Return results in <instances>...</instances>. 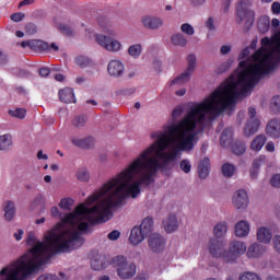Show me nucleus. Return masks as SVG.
Segmentation results:
<instances>
[{
	"instance_id": "obj_32",
	"label": "nucleus",
	"mask_w": 280,
	"mask_h": 280,
	"mask_svg": "<svg viewBox=\"0 0 280 280\" xmlns=\"http://www.w3.org/2000/svg\"><path fill=\"white\" fill-rule=\"evenodd\" d=\"M12 145V136L11 135H2L0 136V151L10 150Z\"/></svg>"
},
{
	"instance_id": "obj_22",
	"label": "nucleus",
	"mask_w": 280,
	"mask_h": 280,
	"mask_svg": "<svg viewBox=\"0 0 280 280\" xmlns=\"http://www.w3.org/2000/svg\"><path fill=\"white\" fill-rule=\"evenodd\" d=\"M266 141H268V138L266 137V135L264 133L257 135L252 140L249 144V149L252 150V152H261V150L264 149V145H266Z\"/></svg>"
},
{
	"instance_id": "obj_33",
	"label": "nucleus",
	"mask_w": 280,
	"mask_h": 280,
	"mask_svg": "<svg viewBox=\"0 0 280 280\" xmlns=\"http://www.w3.org/2000/svg\"><path fill=\"white\" fill-rule=\"evenodd\" d=\"M75 176L81 183H89L91 179V173L85 167L79 168Z\"/></svg>"
},
{
	"instance_id": "obj_64",
	"label": "nucleus",
	"mask_w": 280,
	"mask_h": 280,
	"mask_svg": "<svg viewBox=\"0 0 280 280\" xmlns=\"http://www.w3.org/2000/svg\"><path fill=\"white\" fill-rule=\"evenodd\" d=\"M27 34H36V25L35 24H27L26 25Z\"/></svg>"
},
{
	"instance_id": "obj_38",
	"label": "nucleus",
	"mask_w": 280,
	"mask_h": 280,
	"mask_svg": "<svg viewBox=\"0 0 280 280\" xmlns=\"http://www.w3.org/2000/svg\"><path fill=\"white\" fill-rule=\"evenodd\" d=\"M9 115L11 117H15L16 119H25V116L27 115V110H25V108L10 109Z\"/></svg>"
},
{
	"instance_id": "obj_23",
	"label": "nucleus",
	"mask_w": 280,
	"mask_h": 280,
	"mask_svg": "<svg viewBox=\"0 0 280 280\" xmlns=\"http://www.w3.org/2000/svg\"><path fill=\"white\" fill-rule=\"evenodd\" d=\"M21 47L23 49L30 47L33 51H38L39 49H48L47 42L40 39H31L27 42H22Z\"/></svg>"
},
{
	"instance_id": "obj_19",
	"label": "nucleus",
	"mask_w": 280,
	"mask_h": 280,
	"mask_svg": "<svg viewBox=\"0 0 280 280\" xmlns=\"http://www.w3.org/2000/svg\"><path fill=\"white\" fill-rule=\"evenodd\" d=\"M213 235L212 240H224L229 235V222L219 221L213 228Z\"/></svg>"
},
{
	"instance_id": "obj_6",
	"label": "nucleus",
	"mask_w": 280,
	"mask_h": 280,
	"mask_svg": "<svg viewBox=\"0 0 280 280\" xmlns=\"http://www.w3.org/2000/svg\"><path fill=\"white\" fill-rule=\"evenodd\" d=\"M95 40L103 49L109 51V54H119L124 49L121 42L103 34L95 35Z\"/></svg>"
},
{
	"instance_id": "obj_39",
	"label": "nucleus",
	"mask_w": 280,
	"mask_h": 280,
	"mask_svg": "<svg viewBox=\"0 0 280 280\" xmlns=\"http://www.w3.org/2000/svg\"><path fill=\"white\" fill-rule=\"evenodd\" d=\"M180 32L183 34H186L187 36H194L196 34V31L194 30V26L189 23H184L180 25Z\"/></svg>"
},
{
	"instance_id": "obj_3",
	"label": "nucleus",
	"mask_w": 280,
	"mask_h": 280,
	"mask_svg": "<svg viewBox=\"0 0 280 280\" xmlns=\"http://www.w3.org/2000/svg\"><path fill=\"white\" fill-rule=\"evenodd\" d=\"M261 47L252 58L250 65L242 74V80L249 78L243 93L255 89L264 75L275 71L280 63V30L272 34L271 37H264L260 40Z\"/></svg>"
},
{
	"instance_id": "obj_40",
	"label": "nucleus",
	"mask_w": 280,
	"mask_h": 280,
	"mask_svg": "<svg viewBox=\"0 0 280 280\" xmlns=\"http://www.w3.org/2000/svg\"><path fill=\"white\" fill-rule=\"evenodd\" d=\"M187 62H188V66L186 70L194 73V71H196V55H188Z\"/></svg>"
},
{
	"instance_id": "obj_13",
	"label": "nucleus",
	"mask_w": 280,
	"mask_h": 280,
	"mask_svg": "<svg viewBox=\"0 0 280 280\" xmlns=\"http://www.w3.org/2000/svg\"><path fill=\"white\" fill-rule=\"evenodd\" d=\"M141 23L145 30H161L163 25H165V21H163V18L156 16V15H143L141 18Z\"/></svg>"
},
{
	"instance_id": "obj_24",
	"label": "nucleus",
	"mask_w": 280,
	"mask_h": 280,
	"mask_svg": "<svg viewBox=\"0 0 280 280\" xmlns=\"http://www.w3.org/2000/svg\"><path fill=\"white\" fill-rule=\"evenodd\" d=\"M59 97L63 104L75 103V93H73V89L71 88H65L63 90H60Z\"/></svg>"
},
{
	"instance_id": "obj_50",
	"label": "nucleus",
	"mask_w": 280,
	"mask_h": 280,
	"mask_svg": "<svg viewBox=\"0 0 280 280\" xmlns=\"http://www.w3.org/2000/svg\"><path fill=\"white\" fill-rule=\"evenodd\" d=\"M25 19V13H14L11 15V21H13L14 23H21V21H23Z\"/></svg>"
},
{
	"instance_id": "obj_21",
	"label": "nucleus",
	"mask_w": 280,
	"mask_h": 280,
	"mask_svg": "<svg viewBox=\"0 0 280 280\" xmlns=\"http://www.w3.org/2000/svg\"><path fill=\"white\" fill-rule=\"evenodd\" d=\"M163 229L166 233H174L175 231H178V218L176 214H170L163 220Z\"/></svg>"
},
{
	"instance_id": "obj_52",
	"label": "nucleus",
	"mask_w": 280,
	"mask_h": 280,
	"mask_svg": "<svg viewBox=\"0 0 280 280\" xmlns=\"http://www.w3.org/2000/svg\"><path fill=\"white\" fill-rule=\"evenodd\" d=\"M206 27L210 31V32H215V22L213 21V18H209L206 21Z\"/></svg>"
},
{
	"instance_id": "obj_16",
	"label": "nucleus",
	"mask_w": 280,
	"mask_h": 280,
	"mask_svg": "<svg viewBox=\"0 0 280 280\" xmlns=\"http://www.w3.org/2000/svg\"><path fill=\"white\" fill-rule=\"evenodd\" d=\"M265 132L270 139H280V118L271 119L267 124Z\"/></svg>"
},
{
	"instance_id": "obj_26",
	"label": "nucleus",
	"mask_w": 280,
	"mask_h": 280,
	"mask_svg": "<svg viewBox=\"0 0 280 280\" xmlns=\"http://www.w3.org/2000/svg\"><path fill=\"white\" fill-rule=\"evenodd\" d=\"M71 143H73V145H77L78 148H91L93 147V143H95V139L93 137H88L83 139L72 137Z\"/></svg>"
},
{
	"instance_id": "obj_42",
	"label": "nucleus",
	"mask_w": 280,
	"mask_h": 280,
	"mask_svg": "<svg viewBox=\"0 0 280 280\" xmlns=\"http://www.w3.org/2000/svg\"><path fill=\"white\" fill-rule=\"evenodd\" d=\"M271 110L273 113H280V95H276L271 98Z\"/></svg>"
},
{
	"instance_id": "obj_58",
	"label": "nucleus",
	"mask_w": 280,
	"mask_h": 280,
	"mask_svg": "<svg viewBox=\"0 0 280 280\" xmlns=\"http://www.w3.org/2000/svg\"><path fill=\"white\" fill-rule=\"evenodd\" d=\"M249 174H250V178H253V180L257 179V176H259V167H256V166L253 164V167H252V170L249 171Z\"/></svg>"
},
{
	"instance_id": "obj_9",
	"label": "nucleus",
	"mask_w": 280,
	"mask_h": 280,
	"mask_svg": "<svg viewBox=\"0 0 280 280\" xmlns=\"http://www.w3.org/2000/svg\"><path fill=\"white\" fill-rule=\"evenodd\" d=\"M246 253V243L242 241H233L226 252L225 264H233L238 257Z\"/></svg>"
},
{
	"instance_id": "obj_54",
	"label": "nucleus",
	"mask_w": 280,
	"mask_h": 280,
	"mask_svg": "<svg viewBox=\"0 0 280 280\" xmlns=\"http://www.w3.org/2000/svg\"><path fill=\"white\" fill-rule=\"evenodd\" d=\"M91 268H93L94 270H102L104 268V264H102V261L100 260H92Z\"/></svg>"
},
{
	"instance_id": "obj_57",
	"label": "nucleus",
	"mask_w": 280,
	"mask_h": 280,
	"mask_svg": "<svg viewBox=\"0 0 280 280\" xmlns=\"http://www.w3.org/2000/svg\"><path fill=\"white\" fill-rule=\"evenodd\" d=\"M207 3V0H190L191 8H201V5H205Z\"/></svg>"
},
{
	"instance_id": "obj_4",
	"label": "nucleus",
	"mask_w": 280,
	"mask_h": 280,
	"mask_svg": "<svg viewBox=\"0 0 280 280\" xmlns=\"http://www.w3.org/2000/svg\"><path fill=\"white\" fill-rule=\"evenodd\" d=\"M112 266L121 280H130L137 276V264L124 255L114 257Z\"/></svg>"
},
{
	"instance_id": "obj_17",
	"label": "nucleus",
	"mask_w": 280,
	"mask_h": 280,
	"mask_svg": "<svg viewBox=\"0 0 280 280\" xmlns=\"http://www.w3.org/2000/svg\"><path fill=\"white\" fill-rule=\"evenodd\" d=\"M234 234L236 237H248L250 235V222L247 220H240L234 225Z\"/></svg>"
},
{
	"instance_id": "obj_2",
	"label": "nucleus",
	"mask_w": 280,
	"mask_h": 280,
	"mask_svg": "<svg viewBox=\"0 0 280 280\" xmlns=\"http://www.w3.org/2000/svg\"><path fill=\"white\" fill-rule=\"evenodd\" d=\"M89 224H101V188L48 231L44 242L38 241L35 233H28V250L0 270L1 280H25L38 272L54 253H69L80 248L84 244L81 235L89 229Z\"/></svg>"
},
{
	"instance_id": "obj_31",
	"label": "nucleus",
	"mask_w": 280,
	"mask_h": 280,
	"mask_svg": "<svg viewBox=\"0 0 280 280\" xmlns=\"http://www.w3.org/2000/svg\"><path fill=\"white\" fill-rule=\"evenodd\" d=\"M172 44L175 47H187V38L182 33H176L171 37Z\"/></svg>"
},
{
	"instance_id": "obj_14",
	"label": "nucleus",
	"mask_w": 280,
	"mask_h": 280,
	"mask_svg": "<svg viewBox=\"0 0 280 280\" xmlns=\"http://www.w3.org/2000/svg\"><path fill=\"white\" fill-rule=\"evenodd\" d=\"M126 72V66L121 60L114 59L107 65V73L110 78H122Z\"/></svg>"
},
{
	"instance_id": "obj_59",
	"label": "nucleus",
	"mask_w": 280,
	"mask_h": 280,
	"mask_svg": "<svg viewBox=\"0 0 280 280\" xmlns=\"http://www.w3.org/2000/svg\"><path fill=\"white\" fill-rule=\"evenodd\" d=\"M231 49H233L231 45H223L220 48V52L222 54V56H226V54H231Z\"/></svg>"
},
{
	"instance_id": "obj_29",
	"label": "nucleus",
	"mask_w": 280,
	"mask_h": 280,
	"mask_svg": "<svg viewBox=\"0 0 280 280\" xmlns=\"http://www.w3.org/2000/svg\"><path fill=\"white\" fill-rule=\"evenodd\" d=\"M232 140H233V128L228 127L222 131L220 137V143L222 148H228V145H231Z\"/></svg>"
},
{
	"instance_id": "obj_56",
	"label": "nucleus",
	"mask_w": 280,
	"mask_h": 280,
	"mask_svg": "<svg viewBox=\"0 0 280 280\" xmlns=\"http://www.w3.org/2000/svg\"><path fill=\"white\" fill-rule=\"evenodd\" d=\"M120 235L121 233L119 231L114 230L108 234V240H110L112 242H116V240L120 237Z\"/></svg>"
},
{
	"instance_id": "obj_63",
	"label": "nucleus",
	"mask_w": 280,
	"mask_h": 280,
	"mask_svg": "<svg viewBox=\"0 0 280 280\" xmlns=\"http://www.w3.org/2000/svg\"><path fill=\"white\" fill-rule=\"evenodd\" d=\"M179 115H183V107H176L172 113L173 119H178Z\"/></svg>"
},
{
	"instance_id": "obj_48",
	"label": "nucleus",
	"mask_w": 280,
	"mask_h": 280,
	"mask_svg": "<svg viewBox=\"0 0 280 280\" xmlns=\"http://www.w3.org/2000/svg\"><path fill=\"white\" fill-rule=\"evenodd\" d=\"M264 163H266V155H259L258 158H256L254 160L253 165H254V167H258V170H259V167H261L264 165Z\"/></svg>"
},
{
	"instance_id": "obj_30",
	"label": "nucleus",
	"mask_w": 280,
	"mask_h": 280,
	"mask_svg": "<svg viewBox=\"0 0 280 280\" xmlns=\"http://www.w3.org/2000/svg\"><path fill=\"white\" fill-rule=\"evenodd\" d=\"M139 229L147 235H150L154 231V219L151 217H147L142 220L141 224L138 225Z\"/></svg>"
},
{
	"instance_id": "obj_15",
	"label": "nucleus",
	"mask_w": 280,
	"mask_h": 280,
	"mask_svg": "<svg viewBox=\"0 0 280 280\" xmlns=\"http://www.w3.org/2000/svg\"><path fill=\"white\" fill-rule=\"evenodd\" d=\"M267 250L268 247H266L262 243L254 242L248 246L246 255L249 259H259L260 257H264V254Z\"/></svg>"
},
{
	"instance_id": "obj_27",
	"label": "nucleus",
	"mask_w": 280,
	"mask_h": 280,
	"mask_svg": "<svg viewBox=\"0 0 280 280\" xmlns=\"http://www.w3.org/2000/svg\"><path fill=\"white\" fill-rule=\"evenodd\" d=\"M211 170V163L209 161V158H205L198 166V174L199 178H207L209 176V172Z\"/></svg>"
},
{
	"instance_id": "obj_53",
	"label": "nucleus",
	"mask_w": 280,
	"mask_h": 280,
	"mask_svg": "<svg viewBox=\"0 0 280 280\" xmlns=\"http://www.w3.org/2000/svg\"><path fill=\"white\" fill-rule=\"evenodd\" d=\"M137 89L135 88H127L124 90H120V95H126V96H130V95H135Z\"/></svg>"
},
{
	"instance_id": "obj_18",
	"label": "nucleus",
	"mask_w": 280,
	"mask_h": 280,
	"mask_svg": "<svg viewBox=\"0 0 280 280\" xmlns=\"http://www.w3.org/2000/svg\"><path fill=\"white\" fill-rule=\"evenodd\" d=\"M148 235L141 231V228L139 225H136L131 229L130 235H129V242L132 246H139Z\"/></svg>"
},
{
	"instance_id": "obj_37",
	"label": "nucleus",
	"mask_w": 280,
	"mask_h": 280,
	"mask_svg": "<svg viewBox=\"0 0 280 280\" xmlns=\"http://www.w3.org/2000/svg\"><path fill=\"white\" fill-rule=\"evenodd\" d=\"M222 174L226 178H231L235 174V166L233 164H229V163L223 164Z\"/></svg>"
},
{
	"instance_id": "obj_43",
	"label": "nucleus",
	"mask_w": 280,
	"mask_h": 280,
	"mask_svg": "<svg viewBox=\"0 0 280 280\" xmlns=\"http://www.w3.org/2000/svg\"><path fill=\"white\" fill-rule=\"evenodd\" d=\"M231 65H233V61L231 60L222 62L218 66L217 73H225V71H229V69H231Z\"/></svg>"
},
{
	"instance_id": "obj_5",
	"label": "nucleus",
	"mask_w": 280,
	"mask_h": 280,
	"mask_svg": "<svg viewBox=\"0 0 280 280\" xmlns=\"http://www.w3.org/2000/svg\"><path fill=\"white\" fill-rule=\"evenodd\" d=\"M253 0H241L236 3V23H247L253 25L255 23V11L253 9Z\"/></svg>"
},
{
	"instance_id": "obj_44",
	"label": "nucleus",
	"mask_w": 280,
	"mask_h": 280,
	"mask_svg": "<svg viewBox=\"0 0 280 280\" xmlns=\"http://www.w3.org/2000/svg\"><path fill=\"white\" fill-rule=\"evenodd\" d=\"M179 167L184 174H189L191 172V162L189 160H182Z\"/></svg>"
},
{
	"instance_id": "obj_45",
	"label": "nucleus",
	"mask_w": 280,
	"mask_h": 280,
	"mask_svg": "<svg viewBox=\"0 0 280 280\" xmlns=\"http://www.w3.org/2000/svg\"><path fill=\"white\" fill-rule=\"evenodd\" d=\"M71 205H73V199L71 198H63L59 202L60 209H65L66 211H69L71 209Z\"/></svg>"
},
{
	"instance_id": "obj_25",
	"label": "nucleus",
	"mask_w": 280,
	"mask_h": 280,
	"mask_svg": "<svg viewBox=\"0 0 280 280\" xmlns=\"http://www.w3.org/2000/svg\"><path fill=\"white\" fill-rule=\"evenodd\" d=\"M4 211V220L7 222H12L14 220V215H16V206L13 201H7L3 207Z\"/></svg>"
},
{
	"instance_id": "obj_11",
	"label": "nucleus",
	"mask_w": 280,
	"mask_h": 280,
	"mask_svg": "<svg viewBox=\"0 0 280 280\" xmlns=\"http://www.w3.org/2000/svg\"><path fill=\"white\" fill-rule=\"evenodd\" d=\"M167 245V241L161 234L154 233L149 236L148 246L151 253H155L156 255L163 253L165 250V246Z\"/></svg>"
},
{
	"instance_id": "obj_36",
	"label": "nucleus",
	"mask_w": 280,
	"mask_h": 280,
	"mask_svg": "<svg viewBox=\"0 0 280 280\" xmlns=\"http://www.w3.org/2000/svg\"><path fill=\"white\" fill-rule=\"evenodd\" d=\"M232 151L237 155L242 156V154L246 153V143L238 141L232 147Z\"/></svg>"
},
{
	"instance_id": "obj_28",
	"label": "nucleus",
	"mask_w": 280,
	"mask_h": 280,
	"mask_svg": "<svg viewBox=\"0 0 280 280\" xmlns=\"http://www.w3.org/2000/svg\"><path fill=\"white\" fill-rule=\"evenodd\" d=\"M127 54L129 58H132V60H139V58H141V54H143V45L141 44L130 45L127 49Z\"/></svg>"
},
{
	"instance_id": "obj_60",
	"label": "nucleus",
	"mask_w": 280,
	"mask_h": 280,
	"mask_svg": "<svg viewBox=\"0 0 280 280\" xmlns=\"http://www.w3.org/2000/svg\"><path fill=\"white\" fill-rule=\"evenodd\" d=\"M40 78H47V75H49V73H51V70H49V68H40L38 71Z\"/></svg>"
},
{
	"instance_id": "obj_8",
	"label": "nucleus",
	"mask_w": 280,
	"mask_h": 280,
	"mask_svg": "<svg viewBox=\"0 0 280 280\" xmlns=\"http://www.w3.org/2000/svg\"><path fill=\"white\" fill-rule=\"evenodd\" d=\"M209 253L214 259L226 261V243L220 238H210L208 244Z\"/></svg>"
},
{
	"instance_id": "obj_49",
	"label": "nucleus",
	"mask_w": 280,
	"mask_h": 280,
	"mask_svg": "<svg viewBox=\"0 0 280 280\" xmlns=\"http://www.w3.org/2000/svg\"><path fill=\"white\" fill-rule=\"evenodd\" d=\"M271 187L280 188V174H276L270 179Z\"/></svg>"
},
{
	"instance_id": "obj_55",
	"label": "nucleus",
	"mask_w": 280,
	"mask_h": 280,
	"mask_svg": "<svg viewBox=\"0 0 280 280\" xmlns=\"http://www.w3.org/2000/svg\"><path fill=\"white\" fill-rule=\"evenodd\" d=\"M37 280H58V277L51 273H44L37 278Z\"/></svg>"
},
{
	"instance_id": "obj_1",
	"label": "nucleus",
	"mask_w": 280,
	"mask_h": 280,
	"mask_svg": "<svg viewBox=\"0 0 280 280\" xmlns=\"http://www.w3.org/2000/svg\"><path fill=\"white\" fill-rule=\"evenodd\" d=\"M257 51L250 56V47L243 49L238 55V72L229 77L203 101L192 104L176 125H166L163 131L152 132L153 142L136 156V163H174L180 152H191L198 145L199 135H202L206 126L224 110L232 115L237 100L253 93L255 88L244 92L250 79H242V74L253 65Z\"/></svg>"
},
{
	"instance_id": "obj_51",
	"label": "nucleus",
	"mask_w": 280,
	"mask_h": 280,
	"mask_svg": "<svg viewBox=\"0 0 280 280\" xmlns=\"http://www.w3.org/2000/svg\"><path fill=\"white\" fill-rule=\"evenodd\" d=\"M47 49H39L38 51H60V47L56 43H47Z\"/></svg>"
},
{
	"instance_id": "obj_46",
	"label": "nucleus",
	"mask_w": 280,
	"mask_h": 280,
	"mask_svg": "<svg viewBox=\"0 0 280 280\" xmlns=\"http://www.w3.org/2000/svg\"><path fill=\"white\" fill-rule=\"evenodd\" d=\"M258 30L265 34V32H268L270 30V21L268 20H259L258 22Z\"/></svg>"
},
{
	"instance_id": "obj_10",
	"label": "nucleus",
	"mask_w": 280,
	"mask_h": 280,
	"mask_svg": "<svg viewBox=\"0 0 280 280\" xmlns=\"http://www.w3.org/2000/svg\"><path fill=\"white\" fill-rule=\"evenodd\" d=\"M250 200L248 199V191L246 189H238L233 194L232 205L236 211H246Z\"/></svg>"
},
{
	"instance_id": "obj_62",
	"label": "nucleus",
	"mask_w": 280,
	"mask_h": 280,
	"mask_svg": "<svg viewBox=\"0 0 280 280\" xmlns=\"http://www.w3.org/2000/svg\"><path fill=\"white\" fill-rule=\"evenodd\" d=\"M271 12L273 14H280V3L279 2H273L271 4Z\"/></svg>"
},
{
	"instance_id": "obj_35",
	"label": "nucleus",
	"mask_w": 280,
	"mask_h": 280,
	"mask_svg": "<svg viewBox=\"0 0 280 280\" xmlns=\"http://www.w3.org/2000/svg\"><path fill=\"white\" fill-rule=\"evenodd\" d=\"M72 126H73V128H77L79 130L84 128V126H86V116H84V115L75 116L72 119Z\"/></svg>"
},
{
	"instance_id": "obj_47",
	"label": "nucleus",
	"mask_w": 280,
	"mask_h": 280,
	"mask_svg": "<svg viewBox=\"0 0 280 280\" xmlns=\"http://www.w3.org/2000/svg\"><path fill=\"white\" fill-rule=\"evenodd\" d=\"M59 30L62 34H66V36H73V28L69 27L67 24H60Z\"/></svg>"
},
{
	"instance_id": "obj_7",
	"label": "nucleus",
	"mask_w": 280,
	"mask_h": 280,
	"mask_svg": "<svg viewBox=\"0 0 280 280\" xmlns=\"http://www.w3.org/2000/svg\"><path fill=\"white\" fill-rule=\"evenodd\" d=\"M248 120L244 127L245 137H253L256 132L259 131V126H261V120L257 118V109L255 107H249L247 110Z\"/></svg>"
},
{
	"instance_id": "obj_61",
	"label": "nucleus",
	"mask_w": 280,
	"mask_h": 280,
	"mask_svg": "<svg viewBox=\"0 0 280 280\" xmlns=\"http://www.w3.org/2000/svg\"><path fill=\"white\" fill-rule=\"evenodd\" d=\"M40 200H43L42 197H36L33 202L30 206L31 211H34V209H36V207H38V205H40Z\"/></svg>"
},
{
	"instance_id": "obj_12",
	"label": "nucleus",
	"mask_w": 280,
	"mask_h": 280,
	"mask_svg": "<svg viewBox=\"0 0 280 280\" xmlns=\"http://www.w3.org/2000/svg\"><path fill=\"white\" fill-rule=\"evenodd\" d=\"M256 240L259 244H271L273 242L272 229L268 225H260L256 230Z\"/></svg>"
},
{
	"instance_id": "obj_34",
	"label": "nucleus",
	"mask_w": 280,
	"mask_h": 280,
	"mask_svg": "<svg viewBox=\"0 0 280 280\" xmlns=\"http://www.w3.org/2000/svg\"><path fill=\"white\" fill-rule=\"evenodd\" d=\"M74 65L80 67V69H86V67H91L92 61L89 57L79 56L74 59Z\"/></svg>"
},
{
	"instance_id": "obj_41",
	"label": "nucleus",
	"mask_w": 280,
	"mask_h": 280,
	"mask_svg": "<svg viewBox=\"0 0 280 280\" xmlns=\"http://www.w3.org/2000/svg\"><path fill=\"white\" fill-rule=\"evenodd\" d=\"M240 280H261V277L255 272H245L240 276Z\"/></svg>"
},
{
	"instance_id": "obj_20",
	"label": "nucleus",
	"mask_w": 280,
	"mask_h": 280,
	"mask_svg": "<svg viewBox=\"0 0 280 280\" xmlns=\"http://www.w3.org/2000/svg\"><path fill=\"white\" fill-rule=\"evenodd\" d=\"M191 71L184 70L179 75H177L174 80L170 83V89H177V86H183V84H187L189 80H191Z\"/></svg>"
}]
</instances>
